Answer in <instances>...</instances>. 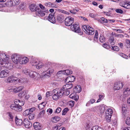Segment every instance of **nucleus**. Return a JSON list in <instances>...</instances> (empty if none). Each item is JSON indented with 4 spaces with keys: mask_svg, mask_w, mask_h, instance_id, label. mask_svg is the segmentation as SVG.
Instances as JSON below:
<instances>
[{
    "mask_svg": "<svg viewBox=\"0 0 130 130\" xmlns=\"http://www.w3.org/2000/svg\"><path fill=\"white\" fill-rule=\"evenodd\" d=\"M22 104H21L20 101L19 100H15L14 101V104H12L10 106V108L16 111L19 112L22 109V107L24 104L23 102H22Z\"/></svg>",
    "mask_w": 130,
    "mask_h": 130,
    "instance_id": "obj_1",
    "label": "nucleus"
},
{
    "mask_svg": "<svg viewBox=\"0 0 130 130\" xmlns=\"http://www.w3.org/2000/svg\"><path fill=\"white\" fill-rule=\"evenodd\" d=\"M8 56L5 53L0 54V63L1 65L7 63L9 59Z\"/></svg>",
    "mask_w": 130,
    "mask_h": 130,
    "instance_id": "obj_2",
    "label": "nucleus"
},
{
    "mask_svg": "<svg viewBox=\"0 0 130 130\" xmlns=\"http://www.w3.org/2000/svg\"><path fill=\"white\" fill-rule=\"evenodd\" d=\"M57 89H55L53 90V92L55 93L53 96V99L55 100H57L59 98H61L62 97V94L61 92V91H58Z\"/></svg>",
    "mask_w": 130,
    "mask_h": 130,
    "instance_id": "obj_3",
    "label": "nucleus"
},
{
    "mask_svg": "<svg viewBox=\"0 0 130 130\" xmlns=\"http://www.w3.org/2000/svg\"><path fill=\"white\" fill-rule=\"evenodd\" d=\"M112 110L111 109H108L106 111L105 118L107 122H109L111 121V117L112 116Z\"/></svg>",
    "mask_w": 130,
    "mask_h": 130,
    "instance_id": "obj_4",
    "label": "nucleus"
},
{
    "mask_svg": "<svg viewBox=\"0 0 130 130\" xmlns=\"http://www.w3.org/2000/svg\"><path fill=\"white\" fill-rule=\"evenodd\" d=\"M20 56L16 54H13L11 56V59L13 62L15 64H20Z\"/></svg>",
    "mask_w": 130,
    "mask_h": 130,
    "instance_id": "obj_5",
    "label": "nucleus"
},
{
    "mask_svg": "<svg viewBox=\"0 0 130 130\" xmlns=\"http://www.w3.org/2000/svg\"><path fill=\"white\" fill-rule=\"evenodd\" d=\"M120 5L125 8L130 9V1H125L121 2Z\"/></svg>",
    "mask_w": 130,
    "mask_h": 130,
    "instance_id": "obj_6",
    "label": "nucleus"
},
{
    "mask_svg": "<svg viewBox=\"0 0 130 130\" xmlns=\"http://www.w3.org/2000/svg\"><path fill=\"white\" fill-rule=\"evenodd\" d=\"M32 66H35L37 69H39L43 67H44L43 63L40 62L39 61H34L32 62Z\"/></svg>",
    "mask_w": 130,
    "mask_h": 130,
    "instance_id": "obj_7",
    "label": "nucleus"
},
{
    "mask_svg": "<svg viewBox=\"0 0 130 130\" xmlns=\"http://www.w3.org/2000/svg\"><path fill=\"white\" fill-rule=\"evenodd\" d=\"M74 19L71 17H67L65 20L66 25L67 26H70L73 23Z\"/></svg>",
    "mask_w": 130,
    "mask_h": 130,
    "instance_id": "obj_8",
    "label": "nucleus"
},
{
    "mask_svg": "<svg viewBox=\"0 0 130 130\" xmlns=\"http://www.w3.org/2000/svg\"><path fill=\"white\" fill-rule=\"evenodd\" d=\"M10 74L9 71L7 69L2 70L0 72V77L5 78L8 76Z\"/></svg>",
    "mask_w": 130,
    "mask_h": 130,
    "instance_id": "obj_9",
    "label": "nucleus"
},
{
    "mask_svg": "<svg viewBox=\"0 0 130 130\" xmlns=\"http://www.w3.org/2000/svg\"><path fill=\"white\" fill-rule=\"evenodd\" d=\"M32 125V123L27 119H25L23 122V126H24L27 128H29Z\"/></svg>",
    "mask_w": 130,
    "mask_h": 130,
    "instance_id": "obj_10",
    "label": "nucleus"
},
{
    "mask_svg": "<svg viewBox=\"0 0 130 130\" xmlns=\"http://www.w3.org/2000/svg\"><path fill=\"white\" fill-rule=\"evenodd\" d=\"M71 28L72 31L75 32H80L81 30L78 24H73L71 26Z\"/></svg>",
    "mask_w": 130,
    "mask_h": 130,
    "instance_id": "obj_11",
    "label": "nucleus"
},
{
    "mask_svg": "<svg viewBox=\"0 0 130 130\" xmlns=\"http://www.w3.org/2000/svg\"><path fill=\"white\" fill-rule=\"evenodd\" d=\"M123 86V84L121 82H118L116 83L114 85V88L115 90H118L120 88H122Z\"/></svg>",
    "mask_w": 130,
    "mask_h": 130,
    "instance_id": "obj_12",
    "label": "nucleus"
},
{
    "mask_svg": "<svg viewBox=\"0 0 130 130\" xmlns=\"http://www.w3.org/2000/svg\"><path fill=\"white\" fill-rule=\"evenodd\" d=\"M75 77L74 76L71 75L70 76L66 78L65 80V82L66 84L69 82H73L75 80Z\"/></svg>",
    "mask_w": 130,
    "mask_h": 130,
    "instance_id": "obj_13",
    "label": "nucleus"
},
{
    "mask_svg": "<svg viewBox=\"0 0 130 130\" xmlns=\"http://www.w3.org/2000/svg\"><path fill=\"white\" fill-rule=\"evenodd\" d=\"M30 77L36 79L38 77L39 74L37 72H34L30 70L29 75Z\"/></svg>",
    "mask_w": 130,
    "mask_h": 130,
    "instance_id": "obj_14",
    "label": "nucleus"
},
{
    "mask_svg": "<svg viewBox=\"0 0 130 130\" xmlns=\"http://www.w3.org/2000/svg\"><path fill=\"white\" fill-rule=\"evenodd\" d=\"M59 91H61V92L62 94V96H67L69 95L70 93V91L69 90L66 89H63V88H61Z\"/></svg>",
    "mask_w": 130,
    "mask_h": 130,
    "instance_id": "obj_15",
    "label": "nucleus"
},
{
    "mask_svg": "<svg viewBox=\"0 0 130 130\" xmlns=\"http://www.w3.org/2000/svg\"><path fill=\"white\" fill-rule=\"evenodd\" d=\"M94 29L90 26H88V30L86 32V33L87 34L91 35L94 34Z\"/></svg>",
    "mask_w": 130,
    "mask_h": 130,
    "instance_id": "obj_16",
    "label": "nucleus"
},
{
    "mask_svg": "<svg viewBox=\"0 0 130 130\" xmlns=\"http://www.w3.org/2000/svg\"><path fill=\"white\" fill-rule=\"evenodd\" d=\"M33 125L34 129L36 130H39L42 128L41 124L37 122L34 123Z\"/></svg>",
    "mask_w": 130,
    "mask_h": 130,
    "instance_id": "obj_17",
    "label": "nucleus"
},
{
    "mask_svg": "<svg viewBox=\"0 0 130 130\" xmlns=\"http://www.w3.org/2000/svg\"><path fill=\"white\" fill-rule=\"evenodd\" d=\"M45 12L44 11H41L40 9H38L35 12L36 14L38 17H43L45 15Z\"/></svg>",
    "mask_w": 130,
    "mask_h": 130,
    "instance_id": "obj_18",
    "label": "nucleus"
},
{
    "mask_svg": "<svg viewBox=\"0 0 130 130\" xmlns=\"http://www.w3.org/2000/svg\"><path fill=\"white\" fill-rule=\"evenodd\" d=\"M48 20L51 23H55L56 22V20L54 14H50L48 17Z\"/></svg>",
    "mask_w": 130,
    "mask_h": 130,
    "instance_id": "obj_19",
    "label": "nucleus"
},
{
    "mask_svg": "<svg viewBox=\"0 0 130 130\" xmlns=\"http://www.w3.org/2000/svg\"><path fill=\"white\" fill-rule=\"evenodd\" d=\"M37 6L36 5L34 4H30L29 6V8L30 10L31 11H37L38 10Z\"/></svg>",
    "mask_w": 130,
    "mask_h": 130,
    "instance_id": "obj_20",
    "label": "nucleus"
},
{
    "mask_svg": "<svg viewBox=\"0 0 130 130\" xmlns=\"http://www.w3.org/2000/svg\"><path fill=\"white\" fill-rule=\"evenodd\" d=\"M20 64H24L26 63L28 60V58L26 57H20Z\"/></svg>",
    "mask_w": 130,
    "mask_h": 130,
    "instance_id": "obj_21",
    "label": "nucleus"
},
{
    "mask_svg": "<svg viewBox=\"0 0 130 130\" xmlns=\"http://www.w3.org/2000/svg\"><path fill=\"white\" fill-rule=\"evenodd\" d=\"M18 78L17 77H14L13 75L9 77L7 79V81L9 83H12L13 81L17 80Z\"/></svg>",
    "mask_w": 130,
    "mask_h": 130,
    "instance_id": "obj_22",
    "label": "nucleus"
},
{
    "mask_svg": "<svg viewBox=\"0 0 130 130\" xmlns=\"http://www.w3.org/2000/svg\"><path fill=\"white\" fill-rule=\"evenodd\" d=\"M57 21L60 23L63 22L64 19V16L61 14L58 15L57 17Z\"/></svg>",
    "mask_w": 130,
    "mask_h": 130,
    "instance_id": "obj_23",
    "label": "nucleus"
},
{
    "mask_svg": "<svg viewBox=\"0 0 130 130\" xmlns=\"http://www.w3.org/2000/svg\"><path fill=\"white\" fill-rule=\"evenodd\" d=\"M54 72V70L53 68L52 67H50L48 69L46 70L44 72L45 74H46L47 75H51Z\"/></svg>",
    "mask_w": 130,
    "mask_h": 130,
    "instance_id": "obj_24",
    "label": "nucleus"
},
{
    "mask_svg": "<svg viewBox=\"0 0 130 130\" xmlns=\"http://www.w3.org/2000/svg\"><path fill=\"white\" fill-rule=\"evenodd\" d=\"M106 107V106H105L104 105H102L99 106V111L101 114H103L104 112V111L105 110Z\"/></svg>",
    "mask_w": 130,
    "mask_h": 130,
    "instance_id": "obj_25",
    "label": "nucleus"
},
{
    "mask_svg": "<svg viewBox=\"0 0 130 130\" xmlns=\"http://www.w3.org/2000/svg\"><path fill=\"white\" fill-rule=\"evenodd\" d=\"M15 122L16 124L19 126H23V122L21 119H19L16 117L15 119Z\"/></svg>",
    "mask_w": 130,
    "mask_h": 130,
    "instance_id": "obj_26",
    "label": "nucleus"
},
{
    "mask_svg": "<svg viewBox=\"0 0 130 130\" xmlns=\"http://www.w3.org/2000/svg\"><path fill=\"white\" fill-rule=\"evenodd\" d=\"M23 87H24L23 86H21L18 88H14L13 89V91L15 93L19 92L22 90Z\"/></svg>",
    "mask_w": 130,
    "mask_h": 130,
    "instance_id": "obj_27",
    "label": "nucleus"
},
{
    "mask_svg": "<svg viewBox=\"0 0 130 130\" xmlns=\"http://www.w3.org/2000/svg\"><path fill=\"white\" fill-rule=\"evenodd\" d=\"M67 84L63 86L62 88L63 89H66L69 90L72 88L73 85L72 84Z\"/></svg>",
    "mask_w": 130,
    "mask_h": 130,
    "instance_id": "obj_28",
    "label": "nucleus"
},
{
    "mask_svg": "<svg viewBox=\"0 0 130 130\" xmlns=\"http://www.w3.org/2000/svg\"><path fill=\"white\" fill-rule=\"evenodd\" d=\"M82 90V88L81 86L79 85H78L76 86L74 89V91L76 93H79Z\"/></svg>",
    "mask_w": 130,
    "mask_h": 130,
    "instance_id": "obj_29",
    "label": "nucleus"
},
{
    "mask_svg": "<svg viewBox=\"0 0 130 130\" xmlns=\"http://www.w3.org/2000/svg\"><path fill=\"white\" fill-rule=\"evenodd\" d=\"M124 95L127 96L130 94V89L127 88L124 91Z\"/></svg>",
    "mask_w": 130,
    "mask_h": 130,
    "instance_id": "obj_30",
    "label": "nucleus"
},
{
    "mask_svg": "<svg viewBox=\"0 0 130 130\" xmlns=\"http://www.w3.org/2000/svg\"><path fill=\"white\" fill-rule=\"evenodd\" d=\"M7 115L8 116L9 119H10L12 121L13 118V113L11 112H8L7 113Z\"/></svg>",
    "mask_w": 130,
    "mask_h": 130,
    "instance_id": "obj_31",
    "label": "nucleus"
},
{
    "mask_svg": "<svg viewBox=\"0 0 130 130\" xmlns=\"http://www.w3.org/2000/svg\"><path fill=\"white\" fill-rule=\"evenodd\" d=\"M6 6H11L14 5V4L13 3V1L10 0L6 3H5Z\"/></svg>",
    "mask_w": 130,
    "mask_h": 130,
    "instance_id": "obj_32",
    "label": "nucleus"
},
{
    "mask_svg": "<svg viewBox=\"0 0 130 130\" xmlns=\"http://www.w3.org/2000/svg\"><path fill=\"white\" fill-rule=\"evenodd\" d=\"M39 6L40 8L42 10H43L44 12L46 13H48L49 12L48 9H46L44 6H43L41 4H39Z\"/></svg>",
    "mask_w": 130,
    "mask_h": 130,
    "instance_id": "obj_33",
    "label": "nucleus"
},
{
    "mask_svg": "<svg viewBox=\"0 0 130 130\" xmlns=\"http://www.w3.org/2000/svg\"><path fill=\"white\" fill-rule=\"evenodd\" d=\"M98 31L97 30H95V33L94 37V41L95 42H98Z\"/></svg>",
    "mask_w": 130,
    "mask_h": 130,
    "instance_id": "obj_34",
    "label": "nucleus"
},
{
    "mask_svg": "<svg viewBox=\"0 0 130 130\" xmlns=\"http://www.w3.org/2000/svg\"><path fill=\"white\" fill-rule=\"evenodd\" d=\"M64 74L67 75H69L72 74V71L69 69L67 70H64Z\"/></svg>",
    "mask_w": 130,
    "mask_h": 130,
    "instance_id": "obj_35",
    "label": "nucleus"
},
{
    "mask_svg": "<svg viewBox=\"0 0 130 130\" xmlns=\"http://www.w3.org/2000/svg\"><path fill=\"white\" fill-rule=\"evenodd\" d=\"M99 40L102 43H103L105 41V38L103 35L102 34L100 35L99 37Z\"/></svg>",
    "mask_w": 130,
    "mask_h": 130,
    "instance_id": "obj_36",
    "label": "nucleus"
},
{
    "mask_svg": "<svg viewBox=\"0 0 130 130\" xmlns=\"http://www.w3.org/2000/svg\"><path fill=\"white\" fill-rule=\"evenodd\" d=\"M60 120V118L58 116L55 117L53 118V122L54 123H56Z\"/></svg>",
    "mask_w": 130,
    "mask_h": 130,
    "instance_id": "obj_37",
    "label": "nucleus"
},
{
    "mask_svg": "<svg viewBox=\"0 0 130 130\" xmlns=\"http://www.w3.org/2000/svg\"><path fill=\"white\" fill-rule=\"evenodd\" d=\"M109 42L111 45H114L115 43V42L114 41V40L113 37L112 36L109 38Z\"/></svg>",
    "mask_w": 130,
    "mask_h": 130,
    "instance_id": "obj_38",
    "label": "nucleus"
},
{
    "mask_svg": "<svg viewBox=\"0 0 130 130\" xmlns=\"http://www.w3.org/2000/svg\"><path fill=\"white\" fill-rule=\"evenodd\" d=\"M75 94H76L74 93H72L69 95V97L72 99H74V100L77 99V97L78 98V96H76Z\"/></svg>",
    "mask_w": 130,
    "mask_h": 130,
    "instance_id": "obj_39",
    "label": "nucleus"
},
{
    "mask_svg": "<svg viewBox=\"0 0 130 130\" xmlns=\"http://www.w3.org/2000/svg\"><path fill=\"white\" fill-rule=\"evenodd\" d=\"M26 4L25 3H22L19 6V7L20 9L21 10L24 9L25 7Z\"/></svg>",
    "mask_w": 130,
    "mask_h": 130,
    "instance_id": "obj_40",
    "label": "nucleus"
},
{
    "mask_svg": "<svg viewBox=\"0 0 130 130\" xmlns=\"http://www.w3.org/2000/svg\"><path fill=\"white\" fill-rule=\"evenodd\" d=\"M30 70L27 69H25L23 71V72L26 75H29Z\"/></svg>",
    "mask_w": 130,
    "mask_h": 130,
    "instance_id": "obj_41",
    "label": "nucleus"
},
{
    "mask_svg": "<svg viewBox=\"0 0 130 130\" xmlns=\"http://www.w3.org/2000/svg\"><path fill=\"white\" fill-rule=\"evenodd\" d=\"M29 115L28 118L29 120H32L34 119L35 116L34 113H29Z\"/></svg>",
    "mask_w": 130,
    "mask_h": 130,
    "instance_id": "obj_42",
    "label": "nucleus"
},
{
    "mask_svg": "<svg viewBox=\"0 0 130 130\" xmlns=\"http://www.w3.org/2000/svg\"><path fill=\"white\" fill-rule=\"evenodd\" d=\"M69 110V109L68 108H65L62 111V115H65Z\"/></svg>",
    "mask_w": 130,
    "mask_h": 130,
    "instance_id": "obj_43",
    "label": "nucleus"
},
{
    "mask_svg": "<svg viewBox=\"0 0 130 130\" xmlns=\"http://www.w3.org/2000/svg\"><path fill=\"white\" fill-rule=\"evenodd\" d=\"M102 46L104 48L107 49H109L110 48V47L109 45L106 43H105L103 44Z\"/></svg>",
    "mask_w": 130,
    "mask_h": 130,
    "instance_id": "obj_44",
    "label": "nucleus"
},
{
    "mask_svg": "<svg viewBox=\"0 0 130 130\" xmlns=\"http://www.w3.org/2000/svg\"><path fill=\"white\" fill-rule=\"evenodd\" d=\"M45 113V111L44 110H42L41 111L39 114L38 116V117L39 118L43 116V115Z\"/></svg>",
    "mask_w": 130,
    "mask_h": 130,
    "instance_id": "obj_45",
    "label": "nucleus"
},
{
    "mask_svg": "<svg viewBox=\"0 0 130 130\" xmlns=\"http://www.w3.org/2000/svg\"><path fill=\"white\" fill-rule=\"evenodd\" d=\"M29 110L28 109L25 110L23 112V114L24 116H26L29 115L30 112H29Z\"/></svg>",
    "mask_w": 130,
    "mask_h": 130,
    "instance_id": "obj_46",
    "label": "nucleus"
},
{
    "mask_svg": "<svg viewBox=\"0 0 130 130\" xmlns=\"http://www.w3.org/2000/svg\"><path fill=\"white\" fill-rule=\"evenodd\" d=\"M126 108L125 106H123L122 107V112L124 115H125L126 112Z\"/></svg>",
    "mask_w": 130,
    "mask_h": 130,
    "instance_id": "obj_47",
    "label": "nucleus"
},
{
    "mask_svg": "<svg viewBox=\"0 0 130 130\" xmlns=\"http://www.w3.org/2000/svg\"><path fill=\"white\" fill-rule=\"evenodd\" d=\"M95 100L94 99H90V101L87 103L86 106H88V105L90 103H91V104H93L95 102Z\"/></svg>",
    "mask_w": 130,
    "mask_h": 130,
    "instance_id": "obj_48",
    "label": "nucleus"
},
{
    "mask_svg": "<svg viewBox=\"0 0 130 130\" xmlns=\"http://www.w3.org/2000/svg\"><path fill=\"white\" fill-rule=\"evenodd\" d=\"M88 26H87L86 25H84L83 26V30L85 33L86 32V31H87V30H88Z\"/></svg>",
    "mask_w": 130,
    "mask_h": 130,
    "instance_id": "obj_49",
    "label": "nucleus"
},
{
    "mask_svg": "<svg viewBox=\"0 0 130 130\" xmlns=\"http://www.w3.org/2000/svg\"><path fill=\"white\" fill-rule=\"evenodd\" d=\"M112 47V50H113L114 51H118L119 50V48L117 46H111Z\"/></svg>",
    "mask_w": 130,
    "mask_h": 130,
    "instance_id": "obj_50",
    "label": "nucleus"
},
{
    "mask_svg": "<svg viewBox=\"0 0 130 130\" xmlns=\"http://www.w3.org/2000/svg\"><path fill=\"white\" fill-rule=\"evenodd\" d=\"M119 55L122 57L126 59H127V58L128 57L127 56L122 53H119Z\"/></svg>",
    "mask_w": 130,
    "mask_h": 130,
    "instance_id": "obj_51",
    "label": "nucleus"
},
{
    "mask_svg": "<svg viewBox=\"0 0 130 130\" xmlns=\"http://www.w3.org/2000/svg\"><path fill=\"white\" fill-rule=\"evenodd\" d=\"M115 11L116 12L120 14H122L123 13V10L119 9H116V10Z\"/></svg>",
    "mask_w": 130,
    "mask_h": 130,
    "instance_id": "obj_52",
    "label": "nucleus"
},
{
    "mask_svg": "<svg viewBox=\"0 0 130 130\" xmlns=\"http://www.w3.org/2000/svg\"><path fill=\"white\" fill-rule=\"evenodd\" d=\"M69 104L71 107H72L74 105V102L72 101H70L69 102Z\"/></svg>",
    "mask_w": 130,
    "mask_h": 130,
    "instance_id": "obj_53",
    "label": "nucleus"
},
{
    "mask_svg": "<svg viewBox=\"0 0 130 130\" xmlns=\"http://www.w3.org/2000/svg\"><path fill=\"white\" fill-rule=\"evenodd\" d=\"M85 128L87 130H90L91 128L90 125L88 123H87Z\"/></svg>",
    "mask_w": 130,
    "mask_h": 130,
    "instance_id": "obj_54",
    "label": "nucleus"
},
{
    "mask_svg": "<svg viewBox=\"0 0 130 130\" xmlns=\"http://www.w3.org/2000/svg\"><path fill=\"white\" fill-rule=\"evenodd\" d=\"M126 123L127 125L130 124V118L127 117L126 120Z\"/></svg>",
    "mask_w": 130,
    "mask_h": 130,
    "instance_id": "obj_55",
    "label": "nucleus"
},
{
    "mask_svg": "<svg viewBox=\"0 0 130 130\" xmlns=\"http://www.w3.org/2000/svg\"><path fill=\"white\" fill-rule=\"evenodd\" d=\"M35 107H33L31 108L28 109V110H29L28 111L30 112V113H32V112L35 110Z\"/></svg>",
    "mask_w": 130,
    "mask_h": 130,
    "instance_id": "obj_56",
    "label": "nucleus"
},
{
    "mask_svg": "<svg viewBox=\"0 0 130 130\" xmlns=\"http://www.w3.org/2000/svg\"><path fill=\"white\" fill-rule=\"evenodd\" d=\"M48 7H54V4L51 2H48L47 3Z\"/></svg>",
    "mask_w": 130,
    "mask_h": 130,
    "instance_id": "obj_57",
    "label": "nucleus"
},
{
    "mask_svg": "<svg viewBox=\"0 0 130 130\" xmlns=\"http://www.w3.org/2000/svg\"><path fill=\"white\" fill-rule=\"evenodd\" d=\"M25 95V94L24 92H20L19 94V96L20 97H22Z\"/></svg>",
    "mask_w": 130,
    "mask_h": 130,
    "instance_id": "obj_58",
    "label": "nucleus"
},
{
    "mask_svg": "<svg viewBox=\"0 0 130 130\" xmlns=\"http://www.w3.org/2000/svg\"><path fill=\"white\" fill-rule=\"evenodd\" d=\"M52 95V94L50 93V92L47 91L46 93V98H48L49 96H51Z\"/></svg>",
    "mask_w": 130,
    "mask_h": 130,
    "instance_id": "obj_59",
    "label": "nucleus"
},
{
    "mask_svg": "<svg viewBox=\"0 0 130 130\" xmlns=\"http://www.w3.org/2000/svg\"><path fill=\"white\" fill-rule=\"evenodd\" d=\"M61 110V108L60 107H58L56 109L55 111V112L57 113H59L60 112Z\"/></svg>",
    "mask_w": 130,
    "mask_h": 130,
    "instance_id": "obj_60",
    "label": "nucleus"
},
{
    "mask_svg": "<svg viewBox=\"0 0 130 130\" xmlns=\"http://www.w3.org/2000/svg\"><path fill=\"white\" fill-rule=\"evenodd\" d=\"M47 112L49 113L50 114H51L53 112V110L52 109L50 108L47 110Z\"/></svg>",
    "mask_w": 130,
    "mask_h": 130,
    "instance_id": "obj_61",
    "label": "nucleus"
},
{
    "mask_svg": "<svg viewBox=\"0 0 130 130\" xmlns=\"http://www.w3.org/2000/svg\"><path fill=\"white\" fill-rule=\"evenodd\" d=\"M97 128H98V125H95L92 127L91 130H96L97 129Z\"/></svg>",
    "mask_w": 130,
    "mask_h": 130,
    "instance_id": "obj_62",
    "label": "nucleus"
},
{
    "mask_svg": "<svg viewBox=\"0 0 130 130\" xmlns=\"http://www.w3.org/2000/svg\"><path fill=\"white\" fill-rule=\"evenodd\" d=\"M89 16L92 18H94L96 17V15L93 13H90Z\"/></svg>",
    "mask_w": 130,
    "mask_h": 130,
    "instance_id": "obj_63",
    "label": "nucleus"
},
{
    "mask_svg": "<svg viewBox=\"0 0 130 130\" xmlns=\"http://www.w3.org/2000/svg\"><path fill=\"white\" fill-rule=\"evenodd\" d=\"M99 99H101L102 100L104 98V95L99 94Z\"/></svg>",
    "mask_w": 130,
    "mask_h": 130,
    "instance_id": "obj_64",
    "label": "nucleus"
}]
</instances>
